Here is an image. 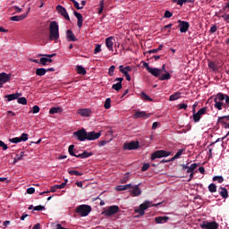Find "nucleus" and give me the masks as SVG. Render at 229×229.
<instances>
[{
  "mask_svg": "<svg viewBox=\"0 0 229 229\" xmlns=\"http://www.w3.org/2000/svg\"><path fill=\"white\" fill-rule=\"evenodd\" d=\"M47 72V70L46 68H38L36 70L37 76H44Z\"/></svg>",
  "mask_w": 229,
  "mask_h": 229,
  "instance_id": "35",
  "label": "nucleus"
},
{
  "mask_svg": "<svg viewBox=\"0 0 229 229\" xmlns=\"http://www.w3.org/2000/svg\"><path fill=\"white\" fill-rule=\"evenodd\" d=\"M66 38L68 42H78L76 36H74V32H72L71 30L66 31Z\"/></svg>",
  "mask_w": 229,
  "mask_h": 229,
  "instance_id": "19",
  "label": "nucleus"
},
{
  "mask_svg": "<svg viewBox=\"0 0 229 229\" xmlns=\"http://www.w3.org/2000/svg\"><path fill=\"white\" fill-rule=\"evenodd\" d=\"M120 208L119 206H111L109 208H107V209H106L105 211L102 212V214L104 216H106L107 217H110L112 216H115V214H117V212H119Z\"/></svg>",
  "mask_w": 229,
  "mask_h": 229,
  "instance_id": "8",
  "label": "nucleus"
},
{
  "mask_svg": "<svg viewBox=\"0 0 229 229\" xmlns=\"http://www.w3.org/2000/svg\"><path fill=\"white\" fill-rule=\"evenodd\" d=\"M133 185L131 183L126 184V185H118L115 187V190L118 191V192H121L123 191H128V189H131Z\"/></svg>",
  "mask_w": 229,
  "mask_h": 229,
  "instance_id": "25",
  "label": "nucleus"
},
{
  "mask_svg": "<svg viewBox=\"0 0 229 229\" xmlns=\"http://www.w3.org/2000/svg\"><path fill=\"white\" fill-rule=\"evenodd\" d=\"M119 71L120 72H122V74H124V75L128 73V72L126 71V68H124L123 65L119 66Z\"/></svg>",
  "mask_w": 229,
  "mask_h": 229,
  "instance_id": "54",
  "label": "nucleus"
},
{
  "mask_svg": "<svg viewBox=\"0 0 229 229\" xmlns=\"http://www.w3.org/2000/svg\"><path fill=\"white\" fill-rule=\"evenodd\" d=\"M113 37H109L106 39V46L109 51H114V41H112Z\"/></svg>",
  "mask_w": 229,
  "mask_h": 229,
  "instance_id": "24",
  "label": "nucleus"
},
{
  "mask_svg": "<svg viewBox=\"0 0 229 229\" xmlns=\"http://www.w3.org/2000/svg\"><path fill=\"white\" fill-rule=\"evenodd\" d=\"M209 192H217V186L215 183H211L208 186Z\"/></svg>",
  "mask_w": 229,
  "mask_h": 229,
  "instance_id": "43",
  "label": "nucleus"
},
{
  "mask_svg": "<svg viewBox=\"0 0 229 229\" xmlns=\"http://www.w3.org/2000/svg\"><path fill=\"white\" fill-rule=\"evenodd\" d=\"M72 3L77 10H83V6H80V3H78V1L73 0Z\"/></svg>",
  "mask_w": 229,
  "mask_h": 229,
  "instance_id": "50",
  "label": "nucleus"
},
{
  "mask_svg": "<svg viewBox=\"0 0 229 229\" xmlns=\"http://www.w3.org/2000/svg\"><path fill=\"white\" fill-rule=\"evenodd\" d=\"M73 14L76 17L77 21V26L78 28H82L83 27V16L81 15V13L73 11Z\"/></svg>",
  "mask_w": 229,
  "mask_h": 229,
  "instance_id": "18",
  "label": "nucleus"
},
{
  "mask_svg": "<svg viewBox=\"0 0 229 229\" xmlns=\"http://www.w3.org/2000/svg\"><path fill=\"white\" fill-rule=\"evenodd\" d=\"M34 210H38V211L46 210V207H44V206H36V207H34Z\"/></svg>",
  "mask_w": 229,
  "mask_h": 229,
  "instance_id": "60",
  "label": "nucleus"
},
{
  "mask_svg": "<svg viewBox=\"0 0 229 229\" xmlns=\"http://www.w3.org/2000/svg\"><path fill=\"white\" fill-rule=\"evenodd\" d=\"M104 5H105V1H101L100 2V7L98 9V13H103V8H104Z\"/></svg>",
  "mask_w": 229,
  "mask_h": 229,
  "instance_id": "58",
  "label": "nucleus"
},
{
  "mask_svg": "<svg viewBox=\"0 0 229 229\" xmlns=\"http://www.w3.org/2000/svg\"><path fill=\"white\" fill-rule=\"evenodd\" d=\"M226 121H229V115L219 116L217 119V124H221L223 128L228 129L229 123H227Z\"/></svg>",
  "mask_w": 229,
  "mask_h": 229,
  "instance_id": "13",
  "label": "nucleus"
},
{
  "mask_svg": "<svg viewBox=\"0 0 229 229\" xmlns=\"http://www.w3.org/2000/svg\"><path fill=\"white\" fill-rule=\"evenodd\" d=\"M58 189H65V183L56 184L54 186H51L50 192H56Z\"/></svg>",
  "mask_w": 229,
  "mask_h": 229,
  "instance_id": "31",
  "label": "nucleus"
},
{
  "mask_svg": "<svg viewBox=\"0 0 229 229\" xmlns=\"http://www.w3.org/2000/svg\"><path fill=\"white\" fill-rule=\"evenodd\" d=\"M77 72H78V74H81L82 76H85V74H87V70H85L83 68V66L78 65L77 66Z\"/></svg>",
  "mask_w": 229,
  "mask_h": 229,
  "instance_id": "36",
  "label": "nucleus"
},
{
  "mask_svg": "<svg viewBox=\"0 0 229 229\" xmlns=\"http://www.w3.org/2000/svg\"><path fill=\"white\" fill-rule=\"evenodd\" d=\"M155 221L157 225L167 223V221H169V216H157L155 218Z\"/></svg>",
  "mask_w": 229,
  "mask_h": 229,
  "instance_id": "28",
  "label": "nucleus"
},
{
  "mask_svg": "<svg viewBox=\"0 0 229 229\" xmlns=\"http://www.w3.org/2000/svg\"><path fill=\"white\" fill-rule=\"evenodd\" d=\"M196 167H198V164L194 163V164H191V166L188 168L187 173H191L188 182H191V180H192V177L194 176L193 172H194V169H196Z\"/></svg>",
  "mask_w": 229,
  "mask_h": 229,
  "instance_id": "22",
  "label": "nucleus"
},
{
  "mask_svg": "<svg viewBox=\"0 0 229 229\" xmlns=\"http://www.w3.org/2000/svg\"><path fill=\"white\" fill-rule=\"evenodd\" d=\"M40 112V107L38 106H34L32 107V114H38Z\"/></svg>",
  "mask_w": 229,
  "mask_h": 229,
  "instance_id": "53",
  "label": "nucleus"
},
{
  "mask_svg": "<svg viewBox=\"0 0 229 229\" xmlns=\"http://www.w3.org/2000/svg\"><path fill=\"white\" fill-rule=\"evenodd\" d=\"M170 155H171V151L157 150L151 154L150 159L157 160V158H164L165 157H169Z\"/></svg>",
  "mask_w": 229,
  "mask_h": 229,
  "instance_id": "6",
  "label": "nucleus"
},
{
  "mask_svg": "<svg viewBox=\"0 0 229 229\" xmlns=\"http://www.w3.org/2000/svg\"><path fill=\"white\" fill-rule=\"evenodd\" d=\"M75 212L80 214L81 217H87L89 213L92 212V208L89 205L82 204L75 208Z\"/></svg>",
  "mask_w": 229,
  "mask_h": 229,
  "instance_id": "3",
  "label": "nucleus"
},
{
  "mask_svg": "<svg viewBox=\"0 0 229 229\" xmlns=\"http://www.w3.org/2000/svg\"><path fill=\"white\" fill-rule=\"evenodd\" d=\"M111 103H112V99L106 98L104 105V108H106V110H109V108L111 107Z\"/></svg>",
  "mask_w": 229,
  "mask_h": 229,
  "instance_id": "44",
  "label": "nucleus"
},
{
  "mask_svg": "<svg viewBox=\"0 0 229 229\" xmlns=\"http://www.w3.org/2000/svg\"><path fill=\"white\" fill-rule=\"evenodd\" d=\"M158 78L160 81H164L165 80H171V73H169V72H165V73L162 74Z\"/></svg>",
  "mask_w": 229,
  "mask_h": 229,
  "instance_id": "33",
  "label": "nucleus"
},
{
  "mask_svg": "<svg viewBox=\"0 0 229 229\" xmlns=\"http://www.w3.org/2000/svg\"><path fill=\"white\" fill-rule=\"evenodd\" d=\"M222 19H224V21H226L227 24H229V14L222 15Z\"/></svg>",
  "mask_w": 229,
  "mask_h": 229,
  "instance_id": "62",
  "label": "nucleus"
},
{
  "mask_svg": "<svg viewBox=\"0 0 229 229\" xmlns=\"http://www.w3.org/2000/svg\"><path fill=\"white\" fill-rule=\"evenodd\" d=\"M62 112V107H52L49 110V114L51 115L55 114H60Z\"/></svg>",
  "mask_w": 229,
  "mask_h": 229,
  "instance_id": "34",
  "label": "nucleus"
},
{
  "mask_svg": "<svg viewBox=\"0 0 229 229\" xmlns=\"http://www.w3.org/2000/svg\"><path fill=\"white\" fill-rule=\"evenodd\" d=\"M148 169H149V164L145 163V164H143V166L141 167V172L144 173V172L148 171Z\"/></svg>",
  "mask_w": 229,
  "mask_h": 229,
  "instance_id": "49",
  "label": "nucleus"
},
{
  "mask_svg": "<svg viewBox=\"0 0 229 229\" xmlns=\"http://www.w3.org/2000/svg\"><path fill=\"white\" fill-rule=\"evenodd\" d=\"M142 64H143V67H145L148 72L151 69V67L149 66V64L146 63L145 61H142Z\"/></svg>",
  "mask_w": 229,
  "mask_h": 229,
  "instance_id": "61",
  "label": "nucleus"
},
{
  "mask_svg": "<svg viewBox=\"0 0 229 229\" xmlns=\"http://www.w3.org/2000/svg\"><path fill=\"white\" fill-rule=\"evenodd\" d=\"M19 105H28V99H26V98L21 97V98H17Z\"/></svg>",
  "mask_w": 229,
  "mask_h": 229,
  "instance_id": "42",
  "label": "nucleus"
},
{
  "mask_svg": "<svg viewBox=\"0 0 229 229\" xmlns=\"http://www.w3.org/2000/svg\"><path fill=\"white\" fill-rule=\"evenodd\" d=\"M98 53H101V45H99V44L96 45V47H95V50H94L95 55H98Z\"/></svg>",
  "mask_w": 229,
  "mask_h": 229,
  "instance_id": "48",
  "label": "nucleus"
},
{
  "mask_svg": "<svg viewBox=\"0 0 229 229\" xmlns=\"http://www.w3.org/2000/svg\"><path fill=\"white\" fill-rule=\"evenodd\" d=\"M28 16V13H23V14H21V15H20V16H12L11 18H10V21H15V22H19L20 21H24V19H25V17H27Z\"/></svg>",
  "mask_w": 229,
  "mask_h": 229,
  "instance_id": "26",
  "label": "nucleus"
},
{
  "mask_svg": "<svg viewBox=\"0 0 229 229\" xmlns=\"http://www.w3.org/2000/svg\"><path fill=\"white\" fill-rule=\"evenodd\" d=\"M199 119H201V109H199L197 113L193 112L194 123H199Z\"/></svg>",
  "mask_w": 229,
  "mask_h": 229,
  "instance_id": "30",
  "label": "nucleus"
},
{
  "mask_svg": "<svg viewBox=\"0 0 229 229\" xmlns=\"http://www.w3.org/2000/svg\"><path fill=\"white\" fill-rule=\"evenodd\" d=\"M215 108H216V110H223V107L225 106V103H223L225 101V94L223 93H218L216 95L215 98Z\"/></svg>",
  "mask_w": 229,
  "mask_h": 229,
  "instance_id": "5",
  "label": "nucleus"
},
{
  "mask_svg": "<svg viewBox=\"0 0 229 229\" xmlns=\"http://www.w3.org/2000/svg\"><path fill=\"white\" fill-rule=\"evenodd\" d=\"M213 182H217L218 183H223L225 182V178H223V176H214L213 177Z\"/></svg>",
  "mask_w": 229,
  "mask_h": 229,
  "instance_id": "41",
  "label": "nucleus"
},
{
  "mask_svg": "<svg viewBox=\"0 0 229 229\" xmlns=\"http://www.w3.org/2000/svg\"><path fill=\"white\" fill-rule=\"evenodd\" d=\"M12 80V74L11 73H6V72H1L0 73V89H3V85L4 83H8Z\"/></svg>",
  "mask_w": 229,
  "mask_h": 229,
  "instance_id": "10",
  "label": "nucleus"
},
{
  "mask_svg": "<svg viewBox=\"0 0 229 229\" xmlns=\"http://www.w3.org/2000/svg\"><path fill=\"white\" fill-rule=\"evenodd\" d=\"M218 192L224 199L228 198V190H226V188L220 187Z\"/></svg>",
  "mask_w": 229,
  "mask_h": 229,
  "instance_id": "27",
  "label": "nucleus"
},
{
  "mask_svg": "<svg viewBox=\"0 0 229 229\" xmlns=\"http://www.w3.org/2000/svg\"><path fill=\"white\" fill-rule=\"evenodd\" d=\"M9 142H12L13 144H19V142H21V139L19 137L9 139Z\"/></svg>",
  "mask_w": 229,
  "mask_h": 229,
  "instance_id": "47",
  "label": "nucleus"
},
{
  "mask_svg": "<svg viewBox=\"0 0 229 229\" xmlns=\"http://www.w3.org/2000/svg\"><path fill=\"white\" fill-rule=\"evenodd\" d=\"M8 225H10V220H6L3 223V225H1V228H6V226H8Z\"/></svg>",
  "mask_w": 229,
  "mask_h": 229,
  "instance_id": "63",
  "label": "nucleus"
},
{
  "mask_svg": "<svg viewBox=\"0 0 229 229\" xmlns=\"http://www.w3.org/2000/svg\"><path fill=\"white\" fill-rule=\"evenodd\" d=\"M148 72L152 74V76H155V78H158L160 74L162 73V70L158 68H151L149 69Z\"/></svg>",
  "mask_w": 229,
  "mask_h": 229,
  "instance_id": "23",
  "label": "nucleus"
},
{
  "mask_svg": "<svg viewBox=\"0 0 229 229\" xmlns=\"http://www.w3.org/2000/svg\"><path fill=\"white\" fill-rule=\"evenodd\" d=\"M22 96V93H14V94H10L6 95L4 98L7 99V101H13L15 99H19Z\"/></svg>",
  "mask_w": 229,
  "mask_h": 229,
  "instance_id": "21",
  "label": "nucleus"
},
{
  "mask_svg": "<svg viewBox=\"0 0 229 229\" xmlns=\"http://www.w3.org/2000/svg\"><path fill=\"white\" fill-rule=\"evenodd\" d=\"M158 205H162V202L151 205V202L149 200L145 201L144 203L140 205L139 208L134 209L135 214H139L138 216H136V217H140L141 216H144V214H146L145 210H148L149 207H158Z\"/></svg>",
  "mask_w": 229,
  "mask_h": 229,
  "instance_id": "2",
  "label": "nucleus"
},
{
  "mask_svg": "<svg viewBox=\"0 0 229 229\" xmlns=\"http://www.w3.org/2000/svg\"><path fill=\"white\" fill-rule=\"evenodd\" d=\"M27 194H35V188L33 187L28 188Z\"/></svg>",
  "mask_w": 229,
  "mask_h": 229,
  "instance_id": "59",
  "label": "nucleus"
},
{
  "mask_svg": "<svg viewBox=\"0 0 229 229\" xmlns=\"http://www.w3.org/2000/svg\"><path fill=\"white\" fill-rule=\"evenodd\" d=\"M68 152L71 157H76V158H89V157H92V152L84 151L82 154L74 153V145H70L68 148Z\"/></svg>",
  "mask_w": 229,
  "mask_h": 229,
  "instance_id": "4",
  "label": "nucleus"
},
{
  "mask_svg": "<svg viewBox=\"0 0 229 229\" xmlns=\"http://www.w3.org/2000/svg\"><path fill=\"white\" fill-rule=\"evenodd\" d=\"M101 137V131L96 132V131H89L88 132V139L87 140H98Z\"/></svg>",
  "mask_w": 229,
  "mask_h": 229,
  "instance_id": "15",
  "label": "nucleus"
},
{
  "mask_svg": "<svg viewBox=\"0 0 229 229\" xmlns=\"http://www.w3.org/2000/svg\"><path fill=\"white\" fill-rule=\"evenodd\" d=\"M139 141H131L129 143L123 144V149H129V151H131L133 149H139Z\"/></svg>",
  "mask_w": 229,
  "mask_h": 229,
  "instance_id": "14",
  "label": "nucleus"
},
{
  "mask_svg": "<svg viewBox=\"0 0 229 229\" xmlns=\"http://www.w3.org/2000/svg\"><path fill=\"white\" fill-rule=\"evenodd\" d=\"M182 153H183V148L182 149H179L177 151V153L174 155L175 158H180V157H182Z\"/></svg>",
  "mask_w": 229,
  "mask_h": 229,
  "instance_id": "57",
  "label": "nucleus"
},
{
  "mask_svg": "<svg viewBox=\"0 0 229 229\" xmlns=\"http://www.w3.org/2000/svg\"><path fill=\"white\" fill-rule=\"evenodd\" d=\"M110 142V140H100L98 142V146L101 147V146H106V144H108Z\"/></svg>",
  "mask_w": 229,
  "mask_h": 229,
  "instance_id": "56",
  "label": "nucleus"
},
{
  "mask_svg": "<svg viewBox=\"0 0 229 229\" xmlns=\"http://www.w3.org/2000/svg\"><path fill=\"white\" fill-rule=\"evenodd\" d=\"M47 62L49 64H53V59H51L49 57H41L39 59V64H41V65H47Z\"/></svg>",
  "mask_w": 229,
  "mask_h": 229,
  "instance_id": "32",
  "label": "nucleus"
},
{
  "mask_svg": "<svg viewBox=\"0 0 229 229\" xmlns=\"http://www.w3.org/2000/svg\"><path fill=\"white\" fill-rule=\"evenodd\" d=\"M178 28L180 29V32L181 33H187V31H189V28H190V24L188 21H184L182 20H178Z\"/></svg>",
  "mask_w": 229,
  "mask_h": 229,
  "instance_id": "12",
  "label": "nucleus"
},
{
  "mask_svg": "<svg viewBox=\"0 0 229 229\" xmlns=\"http://www.w3.org/2000/svg\"><path fill=\"white\" fill-rule=\"evenodd\" d=\"M114 71H115V66L114 65L110 66L108 70L109 76H114Z\"/></svg>",
  "mask_w": 229,
  "mask_h": 229,
  "instance_id": "52",
  "label": "nucleus"
},
{
  "mask_svg": "<svg viewBox=\"0 0 229 229\" xmlns=\"http://www.w3.org/2000/svg\"><path fill=\"white\" fill-rule=\"evenodd\" d=\"M68 173H69L72 176V175H75V176H83V174L78 172L77 170H70V171H68Z\"/></svg>",
  "mask_w": 229,
  "mask_h": 229,
  "instance_id": "45",
  "label": "nucleus"
},
{
  "mask_svg": "<svg viewBox=\"0 0 229 229\" xmlns=\"http://www.w3.org/2000/svg\"><path fill=\"white\" fill-rule=\"evenodd\" d=\"M0 148H3L4 151H6V149H8V145H6V143L0 140Z\"/></svg>",
  "mask_w": 229,
  "mask_h": 229,
  "instance_id": "55",
  "label": "nucleus"
},
{
  "mask_svg": "<svg viewBox=\"0 0 229 229\" xmlns=\"http://www.w3.org/2000/svg\"><path fill=\"white\" fill-rule=\"evenodd\" d=\"M164 17L165 19H171V17H173V13L169 12V11H165V14H164Z\"/></svg>",
  "mask_w": 229,
  "mask_h": 229,
  "instance_id": "51",
  "label": "nucleus"
},
{
  "mask_svg": "<svg viewBox=\"0 0 229 229\" xmlns=\"http://www.w3.org/2000/svg\"><path fill=\"white\" fill-rule=\"evenodd\" d=\"M25 153H26V152L21 151V152L20 153V155L17 154V155H16V157H14V159H13V164H17V162H19L20 160H22V159L24 158V157H27V155H26Z\"/></svg>",
  "mask_w": 229,
  "mask_h": 229,
  "instance_id": "29",
  "label": "nucleus"
},
{
  "mask_svg": "<svg viewBox=\"0 0 229 229\" xmlns=\"http://www.w3.org/2000/svg\"><path fill=\"white\" fill-rule=\"evenodd\" d=\"M140 98L141 99H145V101H153V98L148 96L144 91L140 93Z\"/></svg>",
  "mask_w": 229,
  "mask_h": 229,
  "instance_id": "39",
  "label": "nucleus"
},
{
  "mask_svg": "<svg viewBox=\"0 0 229 229\" xmlns=\"http://www.w3.org/2000/svg\"><path fill=\"white\" fill-rule=\"evenodd\" d=\"M182 93H180V92H175L174 94H173V95H171L170 96V101H176V99H179L180 98V95H181Z\"/></svg>",
  "mask_w": 229,
  "mask_h": 229,
  "instance_id": "38",
  "label": "nucleus"
},
{
  "mask_svg": "<svg viewBox=\"0 0 229 229\" xmlns=\"http://www.w3.org/2000/svg\"><path fill=\"white\" fill-rule=\"evenodd\" d=\"M201 228L203 229H217L219 228V224L216 221L208 222L203 221L201 224Z\"/></svg>",
  "mask_w": 229,
  "mask_h": 229,
  "instance_id": "9",
  "label": "nucleus"
},
{
  "mask_svg": "<svg viewBox=\"0 0 229 229\" xmlns=\"http://www.w3.org/2000/svg\"><path fill=\"white\" fill-rule=\"evenodd\" d=\"M60 38V28L58 22L51 21L49 25V40H58Z\"/></svg>",
  "mask_w": 229,
  "mask_h": 229,
  "instance_id": "1",
  "label": "nucleus"
},
{
  "mask_svg": "<svg viewBox=\"0 0 229 229\" xmlns=\"http://www.w3.org/2000/svg\"><path fill=\"white\" fill-rule=\"evenodd\" d=\"M226 10H228L229 12V3H227L224 7H223V10H220V12H226Z\"/></svg>",
  "mask_w": 229,
  "mask_h": 229,
  "instance_id": "64",
  "label": "nucleus"
},
{
  "mask_svg": "<svg viewBox=\"0 0 229 229\" xmlns=\"http://www.w3.org/2000/svg\"><path fill=\"white\" fill-rule=\"evenodd\" d=\"M20 138V142H26L28 140V133H22Z\"/></svg>",
  "mask_w": 229,
  "mask_h": 229,
  "instance_id": "46",
  "label": "nucleus"
},
{
  "mask_svg": "<svg viewBox=\"0 0 229 229\" xmlns=\"http://www.w3.org/2000/svg\"><path fill=\"white\" fill-rule=\"evenodd\" d=\"M130 180V172H127L124 175V177H123L120 180V183H126L128 181Z\"/></svg>",
  "mask_w": 229,
  "mask_h": 229,
  "instance_id": "40",
  "label": "nucleus"
},
{
  "mask_svg": "<svg viewBox=\"0 0 229 229\" xmlns=\"http://www.w3.org/2000/svg\"><path fill=\"white\" fill-rule=\"evenodd\" d=\"M151 115V114H148L146 113V111H137L133 117L134 119H140L143 117V119H148V117H149Z\"/></svg>",
  "mask_w": 229,
  "mask_h": 229,
  "instance_id": "17",
  "label": "nucleus"
},
{
  "mask_svg": "<svg viewBox=\"0 0 229 229\" xmlns=\"http://www.w3.org/2000/svg\"><path fill=\"white\" fill-rule=\"evenodd\" d=\"M140 183L134 185L131 187L132 191H131V196H140L142 194V191H140V189H139Z\"/></svg>",
  "mask_w": 229,
  "mask_h": 229,
  "instance_id": "20",
  "label": "nucleus"
},
{
  "mask_svg": "<svg viewBox=\"0 0 229 229\" xmlns=\"http://www.w3.org/2000/svg\"><path fill=\"white\" fill-rule=\"evenodd\" d=\"M113 90H116V92H119L120 89H123V83L117 82L116 84H114L112 86Z\"/></svg>",
  "mask_w": 229,
  "mask_h": 229,
  "instance_id": "37",
  "label": "nucleus"
},
{
  "mask_svg": "<svg viewBox=\"0 0 229 229\" xmlns=\"http://www.w3.org/2000/svg\"><path fill=\"white\" fill-rule=\"evenodd\" d=\"M55 10L57 13H60V15H62V17L65 19V21H71V17H69V13H67V10L65 9V7L62 5H57L55 7Z\"/></svg>",
  "mask_w": 229,
  "mask_h": 229,
  "instance_id": "11",
  "label": "nucleus"
},
{
  "mask_svg": "<svg viewBox=\"0 0 229 229\" xmlns=\"http://www.w3.org/2000/svg\"><path fill=\"white\" fill-rule=\"evenodd\" d=\"M77 114H79V115H81V117H90V114H92V110L89 108H80L77 111Z\"/></svg>",
  "mask_w": 229,
  "mask_h": 229,
  "instance_id": "16",
  "label": "nucleus"
},
{
  "mask_svg": "<svg viewBox=\"0 0 229 229\" xmlns=\"http://www.w3.org/2000/svg\"><path fill=\"white\" fill-rule=\"evenodd\" d=\"M88 133L87 131L82 128L81 130H78L77 131L73 132V137H77V139L83 142L85 140H87L88 139Z\"/></svg>",
  "mask_w": 229,
  "mask_h": 229,
  "instance_id": "7",
  "label": "nucleus"
}]
</instances>
